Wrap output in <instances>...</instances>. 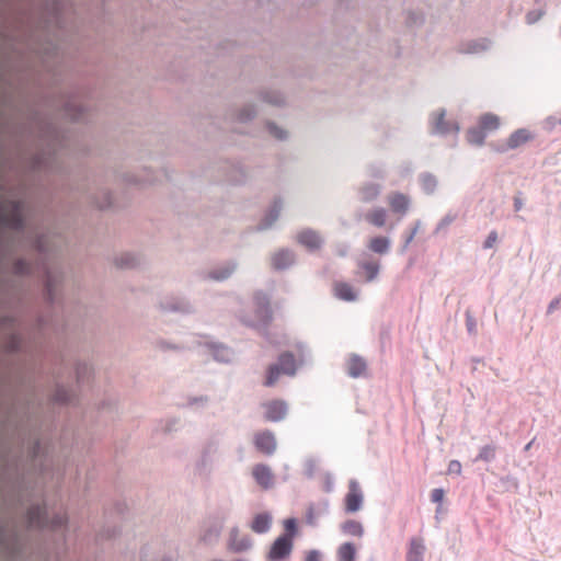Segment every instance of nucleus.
Segmentation results:
<instances>
[{
  "label": "nucleus",
  "instance_id": "f257e3e1",
  "mask_svg": "<svg viewBox=\"0 0 561 561\" xmlns=\"http://www.w3.org/2000/svg\"><path fill=\"white\" fill-rule=\"evenodd\" d=\"M296 373V360L291 353L285 352L280 354L278 364L271 365L264 385L271 387L277 382L280 375L293 376Z\"/></svg>",
  "mask_w": 561,
  "mask_h": 561
},
{
  "label": "nucleus",
  "instance_id": "f03ea898",
  "mask_svg": "<svg viewBox=\"0 0 561 561\" xmlns=\"http://www.w3.org/2000/svg\"><path fill=\"white\" fill-rule=\"evenodd\" d=\"M0 224L11 229H21L23 227L22 203L10 201L1 204Z\"/></svg>",
  "mask_w": 561,
  "mask_h": 561
},
{
  "label": "nucleus",
  "instance_id": "7ed1b4c3",
  "mask_svg": "<svg viewBox=\"0 0 561 561\" xmlns=\"http://www.w3.org/2000/svg\"><path fill=\"white\" fill-rule=\"evenodd\" d=\"M294 549V541L289 538L278 536L265 554L266 561H284L287 560Z\"/></svg>",
  "mask_w": 561,
  "mask_h": 561
},
{
  "label": "nucleus",
  "instance_id": "20e7f679",
  "mask_svg": "<svg viewBox=\"0 0 561 561\" xmlns=\"http://www.w3.org/2000/svg\"><path fill=\"white\" fill-rule=\"evenodd\" d=\"M364 502V494L359 483L356 480L348 482V491L344 497V507L346 513L358 512Z\"/></svg>",
  "mask_w": 561,
  "mask_h": 561
},
{
  "label": "nucleus",
  "instance_id": "39448f33",
  "mask_svg": "<svg viewBox=\"0 0 561 561\" xmlns=\"http://www.w3.org/2000/svg\"><path fill=\"white\" fill-rule=\"evenodd\" d=\"M264 410V420L267 422H279L284 420L288 412V405L284 400L273 399L262 404Z\"/></svg>",
  "mask_w": 561,
  "mask_h": 561
},
{
  "label": "nucleus",
  "instance_id": "423d86ee",
  "mask_svg": "<svg viewBox=\"0 0 561 561\" xmlns=\"http://www.w3.org/2000/svg\"><path fill=\"white\" fill-rule=\"evenodd\" d=\"M253 444L259 453L267 456L273 455L277 447L275 435L267 430L254 433Z\"/></svg>",
  "mask_w": 561,
  "mask_h": 561
},
{
  "label": "nucleus",
  "instance_id": "0eeeda50",
  "mask_svg": "<svg viewBox=\"0 0 561 561\" xmlns=\"http://www.w3.org/2000/svg\"><path fill=\"white\" fill-rule=\"evenodd\" d=\"M387 203L392 213L402 217L409 211L411 199L403 193L392 192L387 196Z\"/></svg>",
  "mask_w": 561,
  "mask_h": 561
},
{
  "label": "nucleus",
  "instance_id": "6e6552de",
  "mask_svg": "<svg viewBox=\"0 0 561 561\" xmlns=\"http://www.w3.org/2000/svg\"><path fill=\"white\" fill-rule=\"evenodd\" d=\"M251 472L255 482L263 490H268L274 485V474L272 472V469L267 465H254Z\"/></svg>",
  "mask_w": 561,
  "mask_h": 561
},
{
  "label": "nucleus",
  "instance_id": "1a4fd4ad",
  "mask_svg": "<svg viewBox=\"0 0 561 561\" xmlns=\"http://www.w3.org/2000/svg\"><path fill=\"white\" fill-rule=\"evenodd\" d=\"M252 541L248 536L240 535L237 528L231 529L228 540V549L233 552H242L250 549Z\"/></svg>",
  "mask_w": 561,
  "mask_h": 561
},
{
  "label": "nucleus",
  "instance_id": "9d476101",
  "mask_svg": "<svg viewBox=\"0 0 561 561\" xmlns=\"http://www.w3.org/2000/svg\"><path fill=\"white\" fill-rule=\"evenodd\" d=\"M432 126L435 133L445 134L449 131H458V127L450 122L445 119V111H438L432 116Z\"/></svg>",
  "mask_w": 561,
  "mask_h": 561
},
{
  "label": "nucleus",
  "instance_id": "9b49d317",
  "mask_svg": "<svg viewBox=\"0 0 561 561\" xmlns=\"http://www.w3.org/2000/svg\"><path fill=\"white\" fill-rule=\"evenodd\" d=\"M297 241L309 250H317L321 247L322 240L318 232L306 229L297 234Z\"/></svg>",
  "mask_w": 561,
  "mask_h": 561
},
{
  "label": "nucleus",
  "instance_id": "f8f14e48",
  "mask_svg": "<svg viewBox=\"0 0 561 561\" xmlns=\"http://www.w3.org/2000/svg\"><path fill=\"white\" fill-rule=\"evenodd\" d=\"M533 138L530 131L525 128H520L515 130L506 141V149H516L526 142H528Z\"/></svg>",
  "mask_w": 561,
  "mask_h": 561
},
{
  "label": "nucleus",
  "instance_id": "ddd939ff",
  "mask_svg": "<svg viewBox=\"0 0 561 561\" xmlns=\"http://www.w3.org/2000/svg\"><path fill=\"white\" fill-rule=\"evenodd\" d=\"M272 525V516L268 513L256 514L250 525L251 529L256 534L267 533Z\"/></svg>",
  "mask_w": 561,
  "mask_h": 561
},
{
  "label": "nucleus",
  "instance_id": "4468645a",
  "mask_svg": "<svg viewBox=\"0 0 561 561\" xmlns=\"http://www.w3.org/2000/svg\"><path fill=\"white\" fill-rule=\"evenodd\" d=\"M27 519L30 526L45 527L46 523V508L44 506H33L27 512Z\"/></svg>",
  "mask_w": 561,
  "mask_h": 561
},
{
  "label": "nucleus",
  "instance_id": "2eb2a0df",
  "mask_svg": "<svg viewBox=\"0 0 561 561\" xmlns=\"http://www.w3.org/2000/svg\"><path fill=\"white\" fill-rule=\"evenodd\" d=\"M366 362L356 355H353L347 360V371L348 375L356 378L363 376L366 371Z\"/></svg>",
  "mask_w": 561,
  "mask_h": 561
},
{
  "label": "nucleus",
  "instance_id": "dca6fc26",
  "mask_svg": "<svg viewBox=\"0 0 561 561\" xmlns=\"http://www.w3.org/2000/svg\"><path fill=\"white\" fill-rule=\"evenodd\" d=\"M365 219L373 226L381 228L387 221V210L382 207H376L365 215Z\"/></svg>",
  "mask_w": 561,
  "mask_h": 561
},
{
  "label": "nucleus",
  "instance_id": "f3484780",
  "mask_svg": "<svg viewBox=\"0 0 561 561\" xmlns=\"http://www.w3.org/2000/svg\"><path fill=\"white\" fill-rule=\"evenodd\" d=\"M333 289H334V295L339 299H342L345 301H353L356 299V293H355L354 288L347 283L337 282L334 284Z\"/></svg>",
  "mask_w": 561,
  "mask_h": 561
},
{
  "label": "nucleus",
  "instance_id": "a211bd4d",
  "mask_svg": "<svg viewBox=\"0 0 561 561\" xmlns=\"http://www.w3.org/2000/svg\"><path fill=\"white\" fill-rule=\"evenodd\" d=\"M425 551L424 542L421 538H412L408 552V561H423Z\"/></svg>",
  "mask_w": 561,
  "mask_h": 561
},
{
  "label": "nucleus",
  "instance_id": "6ab92c4d",
  "mask_svg": "<svg viewBox=\"0 0 561 561\" xmlns=\"http://www.w3.org/2000/svg\"><path fill=\"white\" fill-rule=\"evenodd\" d=\"M294 261L291 252L280 250L272 256V265L276 270H283L288 267Z\"/></svg>",
  "mask_w": 561,
  "mask_h": 561
},
{
  "label": "nucleus",
  "instance_id": "aec40b11",
  "mask_svg": "<svg viewBox=\"0 0 561 561\" xmlns=\"http://www.w3.org/2000/svg\"><path fill=\"white\" fill-rule=\"evenodd\" d=\"M479 127L485 133L493 131L500 127V118L492 113H485L479 118Z\"/></svg>",
  "mask_w": 561,
  "mask_h": 561
},
{
  "label": "nucleus",
  "instance_id": "412c9836",
  "mask_svg": "<svg viewBox=\"0 0 561 561\" xmlns=\"http://www.w3.org/2000/svg\"><path fill=\"white\" fill-rule=\"evenodd\" d=\"M390 241L387 237H374L369 240L368 248L370 251L383 254L389 250Z\"/></svg>",
  "mask_w": 561,
  "mask_h": 561
},
{
  "label": "nucleus",
  "instance_id": "4be33fe9",
  "mask_svg": "<svg viewBox=\"0 0 561 561\" xmlns=\"http://www.w3.org/2000/svg\"><path fill=\"white\" fill-rule=\"evenodd\" d=\"M341 529L344 534L354 536V537H362L364 534L363 525L354 519H348L344 522L341 525Z\"/></svg>",
  "mask_w": 561,
  "mask_h": 561
},
{
  "label": "nucleus",
  "instance_id": "5701e85b",
  "mask_svg": "<svg viewBox=\"0 0 561 561\" xmlns=\"http://www.w3.org/2000/svg\"><path fill=\"white\" fill-rule=\"evenodd\" d=\"M380 194V186L378 184H367L360 190V198L363 202L369 203L375 201Z\"/></svg>",
  "mask_w": 561,
  "mask_h": 561
},
{
  "label": "nucleus",
  "instance_id": "b1692460",
  "mask_svg": "<svg viewBox=\"0 0 561 561\" xmlns=\"http://www.w3.org/2000/svg\"><path fill=\"white\" fill-rule=\"evenodd\" d=\"M355 554L356 549L351 542L343 543L337 550L340 561H355Z\"/></svg>",
  "mask_w": 561,
  "mask_h": 561
},
{
  "label": "nucleus",
  "instance_id": "393cba45",
  "mask_svg": "<svg viewBox=\"0 0 561 561\" xmlns=\"http://www.w3.org/2000/svg\"><path fill=\"white\" fill-rule=\"evenodd\" d=\"M486 133L479 126L471 128L467 133V140L472 145H482L485 139Z\"/></svg>",
  "mask_w": 561,
  "mask_h": 561
},
{
  "label": "nucleus",
  "instance_id": "a878e982",
  "mask_svg": "<svg viewBox=\"0 0 561 561\" xmlns=\"http://www.w3.org/2000/svg\"><path fill=\"white\" fill-rule=\"evenodd\" d=\"M285 533L280 536L289 538L291 541L295 540L297 535V523L295 518H287L283 523Z\"/></svg>",
  "mask_w": 561,
  "mask_h": 561
},
{
  "label": "nucleus",
  "instance_id": "bb28decb",
  "mask_svg": "<svg viewBox=\"0 0 561 561\" xmlns=\"http://www.w3.org/2000/svg\"><path fill=\"white\" fill-rule=\"evenodd\" d=\"M360 267L366 272L367 282H371L375 279L379 272V265L374 262H366L360 265Z\"/></svg>",
  "mask_w": 561,
  "mask_h": 561
},
{
  "label": "nucleus",
  "instance_id": "cd10ccee",
  "mask_svg": "<svg viewBox=\"0 0 561 561\" xmlns=\"http://www.w3.org/2000/svg\"><path fill=\"white\" fill-rule=\"evenodd\" d=\"M495 457V448L493 446H484L480 449L478 460L491 461Z\"/></svg>",
  "mask_w": 561,
  "mask_h": 561
},
{
  "label": "nucleus",
  "instance_id": "c85d7f7f",
  "mask_svg": "<svg viewBox=\"0 0 561 561\" xmlns=\"http://www.w3.org/2000/svg\"><path fill=\"white\" fill-rule=\"evenodd\" d=\"M444 496H445V492L443 489H434L431 492V500L434 503H440L444 500Z\"/></svg>",
  "mask_w": 561,
  "mask_h": 561
},
{
  "label": "nucleus",
  "instance_id": "c756f323",
  "mask_svg": "<svg viewBox=\"0 0 561 561\" xmlns=\"http://www.w3.org/2000/svg\"><path fill=\"white\" fill-rule=\"evenodd\" d=\"M448 473H461V463L458 460H451L448 465Z\"/></svg>",
  "mask_w": 561,
  "mask_h": 561
},
{
  "label": "nucleus",
  "instance_id": "7c9ffc66",
  "mask_svg": "<svg viewBox=\"0 0 561 561\" xmlns=\"http://www.w3.org/2000/svg\"><path fill=\"white\" fill-rule=\"evenodd\" d=\"M496 241H497V233L495 231H491L489 233L486 240L484 241V248L485 249L492 248Z\"/></svg>",
  "mask_w": 561,
  "mask_h": 561
},
{
  "label": "nucleus",
  "instance_id": "2f4dec72",
  "mask_svg": "<svg viewBox=\"0 0 561 561\" xmlns=\"http://www.w3.org/2000/svg\"><path fill=\"white\" fill-rule=\"evenodd\" d=\"M118 265L122 266V267H130L134 265V257L131 255H125V256H122L119 262H118Z\"/></svg>",
  "mask_w": 561,
  "mask_h": 561
},
{
  "label": "nucleus",
  "instance_id": "473e14b6",
  "mask_svg": "<svg viewBox=\"0 0 561 561\" xmlns=\"http://www.w3.org/2000/svg\"><path fill=\"white\" fill-rule=\"evenodd\" d=\"M321 554L317 550H310L306 553L305 561H320Z\"/></svg>",
  "mask_w": 561,
  "mask_h": 561
},
{
  "label": "nucleus",
  "instance_id": "72a5a7b5",
  "mask_svg": "<svg viewBox=\"0 0 561 561\" xmlns=\"http://www.w3.org/2000/svg\"><path fill=\"white\" fill-rule=\"evenodd\" d=\"M268 128H270V133H271L274 137H276V138H278V139H282V138H284V137H285V131H284L283 129L278 128V127H276V126H274V125H270V126H268Z\"/></svg>",
  "mask_w": 561,
  "mask_h": 561
},
{
  "label": "nucleus",
  "instance_id": "f704fd0d",
  "mask_svg": "<svg viewBox=\"0 0 561 561\" xmlns=\"http://www.w3.org/2000/svg\"><path fill=\"white\" fill-rule=\"evenodd\" d=\"M419 227H420V222H416L414 228L410 232V234L407 237L405 243H404L405 248L413 241L414 237L416 236V233L419 231Z\"/></svg>",
  "mask_w": 561,
  "mask_h": 561
},
{
  "label": "nucleus",
  "instance_id": "c9c22d12",
  "mask_svg": "<svg viewBox=\"0 0 561 561\" xmlns=\"http://www.w3.org/2000/svg\"><path fill=\"white\" fill-rule=\"evenodd\" d=\"M231 271L232 270L227 268L222 273H214L211 276L214 279L221 280V279L227 278L231 274Z\"/></svg>",
  "mask_w": 561,
  "mask_h": 561
},
{
  "label": "nucleus",
  "instance_id": "e433bc0d",
  "mask_svg": "<svg viewBox=\"0 0 561 561\" xmlns=\"http://www.w3.org/2000/svg\"><path fill=\"white\" fill-rule=\"evenodd\" d=\"M540 15H541V14H535V13H533V12L528 13V14H527V16H526V19H527V23H529V24L535 23L536 21H538V20H539Z\"/></svg>",
  "mask_w": 561,
  "mask_h": 561
},
{
  "label": "nucleus",
  "instance_id": "4c0bfd02",
  "mask_svg": "<svg viewBox=\"0 0 561 561\" xmlns=\"http://www.w3.org/2000/svg\"><path fill=\"white\" fill-rule=\"evenodd\" d=\"M514 207H515V210L518 211L522 209L523 207V202L519 197H515L514 198Z\"/></svg>",
  "mask_w": 561,
  "mask_h": 561
},
{
  "label": "nucleus",
  "instance_id": "58836bf2",
  "mask_svg": "<svg viewBox=\"0 0 561 561\" xmlns=\"http://www.w3.org/2000/svg\"><path fill=\"white\" fill-rule=\"evenodd\" d=\"M66 518L64 515L58 516L54 522L53 526H61L65 523Z\"/></svg>",
  "mask_w": 561,
  "mask_h": 561
},
{
  "label": "nucleus",
  "instance_id": "ea45409f",
  "mask_svg": "<svg viewBox=\"0 0 561 561\" xmlns=\"http://www.w3.org/2000/svg\"><path fill=\"white\" fill-rule=\"evenodd\" d=\"M558 304H559V301H558V300L552 301V302L550 304V306H549V311H551L552 309L557 308Z\"/></svg>",
  "mask_w": 561,
  "mask_h": 561
},
{
  "label": "nucleus",
  "instance_id": "a19ab883",
  "mask_svg": "<svg viewBox=\"0 0 561 561\" xmlns=\"http://www.w3.org/2000/svg\"><path fill=\"white\" fill-rule=\"evenodd\" d=\"M534 440L529 442L526 446H525V450L528 451L533 445Z\"/></svg>",
  "mask_w": 561,
  "mask_h": 561
},
{
  "label": "nucleus",
  "instance_id": "79ce46f5",
  "mask_svg": "<svg viewBox=\"0 0 561 561\" xmlns=\"http://www.w3.org/2000/svg\"><path fill=\"white\" fill-rule=\"evenodd\" d=\"M468 328H469V331H472L473 330V323H469L468 322Z\"/></svg>",
  "mask_w": 561,
  "mask_h": 561
}]
</instances>
